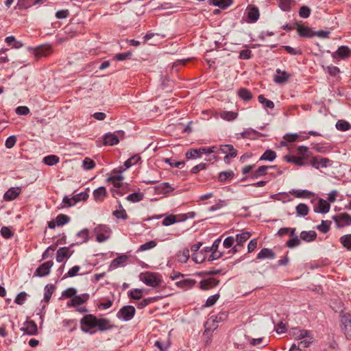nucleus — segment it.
<instances>
[{
	"instance_id": "nucleus-1",
	"label": "nucleus",
	"mask_w": 351,
	"mask_h": 351,
	"mask_svg": "<svg viewBox=\"0 0 351 351\" xmlns=\"http://www.w3.org/2000/svg\"><path fill=\"white\" fill-rule=\"evenodd\" d=\"M80 329L84 333L95 335L97 331L105 332L110 330L114 326L110 324V320L106 318H98L92 314L84 315L80 320Z\"/></svg>"
},
{
	"instance_id": "nucleus-2",
	"label": "nucleus",
	"mask_w": 351,
	"mask_h": 351,
	"mask_svg": "<svg viewBox=\"0 0 351 351\" xmlns=\"http://www.w3.org/2000/svg\"><path fill=\"white\" fill-rule=\"evenodd\" d=\"M139 278L140 280L145 283L146 285L152 287H158L162 282L161 276L160 274L151 271L141 273L139 275Z\"/></svg>"
},
{
	"instance_id": "nucleus-3",
	"label": "nucleus",
	"mask_w": 351,
	"mask_h": 351,
	"mask_svg": "<svg viewBox=\"0 0 351 351\" xmlns=\"http://www.w3.org/2000/svg\"><path fill=\"white\" fill-rule=\"evenodd\" d=\"M136 310L133 306H123L117 313V317L125 322L130 321L135 315Z\"/></svg>"
},
{
	"instance_id": "nucleus-4",
	"label": "nucleus",
	"mask_w": 351,
	"mask_h": 351,
	"mask_svg": "<svg viewBox=\"0 0 351 351\" xmlns=\"http://www.w3.org/2000/svg\"><path fill=\"white\" fill-rule=\"evenodd\" d=\"M94 232L96 235L97 241L102 243L110 237L111 230L106 225H99L95 228Z\"/></svg>"
},
{
	"instance_id": "nucleus-5",
	"label": "nucleus",
	"mask_w": 351,
	"mask_h": 351,
	"mask_svg": "<svg viewBox=\"0 0 351 351\" xmlns=\"http://www.w3.org/2000/svg\"><path fill=\"white\" fill-rule=\"evenodd\" d=\"M124 135V132L119 130L114 133H107L104 136V144L105 145H114L119 143V138H122Z\"/></svg>"
},
{
	"instance_id": "nucleus-6",
	"label": "nucleus",
	"mask_w": 351,
	"mask_h": 351,
	"mask_svg": "<svg viewBox=\"0 0 351 351\" xmlns=\"http://www.w3.org/2000/svg\"><path fill=\"white\" fill-rule=\"evenodd\" d=\"M310 164L313 167L319 169V167H327L330 166L332 165V162L327 158L317 156L311 160Z\"/></svg>"
},
{
	"instance_id": "nucleus-7",
	"label": "nucleus",
	"mask_w": 351,
	"mask_h": 351,
	"mask_svg": "<svg viewBox=\"0 0 351 351\" xmlns=\"http://www.w3.org/2000/svg\"><path fill=\"white\" fill-rule=\"evenodd\" d=\"M339 317L341 330L344 332L346 337L348 338V327L351 324V315L349 313H345L343 311H341Z\"/></svg>"
},
{
	"instance_id": "nucleus-8",
	"label": "nucleus",
	"mask_w": 351,
	"mask_h": 351,
	"mask_svg": "<svg viewBox=\"0 0 351 351\" xmlns=\"http://www.w3.org/2000/svg\"><path fill=\"white\" fill-rule=\"evenodd\" d=\"M89 299V294L83 293L82 295H75L66 304L67 307H77L78 306L85 303Z\"/></svg>"
},
{
	"instance_id": "nucleus-9",
	"label": "nucleus",
	"mask_w": 351,
	"mask_h": 351,
	"mask_svg": "<svg viewBox=\"0 0 351 351\" xmlns=\"http://www.w3.org/2000/svg\"><path fill=\"white\" fill-rule=\"evenodd\" d=\"M333 219L339 228L351 224V217L346 213L337 214L333 217Z\"/></svg>"
},
{
	"instance_id": "nucleus-10",
	"label": "nucleus",
	"mask_w": 351,
	"mask_h": 351,
	"mask_svg": "<svg viewBox=\"0 0 351 351\" xmlns=\"http://www.w3.org/2000/svg\"><path fill=\"white\" fill-rule=\"evenodd\" d=\"M53 265V262L52 261L45 262L36 269L34 275L39 277H44L49 275Z\"/></svg>"
},
{
	"instance_id": "nucleus-11",
	"label": "nucleus",
	"mask_w": 351,
	"mask_h": 351,
	"mask_svg": "<svg viewBox=\"0 0 351 351\" xmlns=\"http://www.w3.org/2000/svg\"><path fill=\"white\" fill-rule=\"evenodd\" d=\"M330 207V204L327 201L319 199L313 206V210L315 213L326 214L329 211Z\"/></svg>"
},
{
	"instance_id": "nucleus-12",
	"label": "nucleus",
	"mask_w": 351,
	"mask_h": 351,
	"mask_svg": "<svg viewBox=\"0 0 351 351\" xmlns=\"http://www.w3.org/2000/svg\"><path fill=\"white\" fill-rule=\"evenodd\" d=\"M21 187H11L3 195V199L7 202L12 201L16 199L21 193Z\"/></svg>"
},
{
	"instance_id": "nucleus-13",
	"label": "nucleus",
	"mask_w": 351,
	"mask_h": 351,
	"mask_svg": "<svg viewBox=\"0 0 351 351\" xmlns=\"http://www.w3.org/2000/svg\"><path fill=\"white\" fill-rule=\"evenodd\" d=\"M21 330L29 335H35L37 334L38 327L34 321L27 320L24 323Z\"/></svg>"
},
{
	"instance_id": "nucleus-14",
	"label": "nucleus",
	"mask_w": 351,
	"mask_h": 351,
	"mask_svg": "<svg viewBox=\"0 0 351 351\" xmlns=\"http://www.w3.org/2000/svg\"><path fill=\"white\" fill-rule=\"evenodd\" d=\"M350 50L348 47L341 46L332 53V58L336 60H343L349 57Z\"/></svg>"
},
{
	"instance_id": "nucleus-15",
	"label": "nucleus",
	"mask_w": 351,
	"mask_h": 351,
	"mask_svg": "<svg viewBox=\"0 0 351 351\" xmlns=\"http://www.w3.org/2000/svg\"><path fill=\"white\" fill-rule=\"evenodd\" d=\"M276 74L274 75V81L278 84H282L288 81L291 75L285 71H281L280 69L276 70Z\"/></svg>"
},
{
	"instance_id": "nucleus-16",
	"label": "nucleus",
	"mask_w": 351,
	"mask_h": 351,
	"mask_svg": "<svg viewBox=\"0 0 351 351\" xmlns=\"http://www.w3.org/2000/svg\"><path fill=\"white\" fill-rule=\"evenodd\" d=\"M219 283V280H217L215 278H208L207 279L202 280L199 282V288L202 290H208L217 286Z\"/></svg>"
},
{
	"instance_id": "nucleus-17",
	"label": "nucleus",
	"mask_w": 351,
	"mask_h": 351,
	"mask_svg": "<svg viewBox=\"0 0 351 351\" xmlns=\"http://www.w3.org/2000/svg\"><path fill=\"white\" fill-rule=\"evenodd\" d=\"M297 26V31L300 36L304 38H312L315 36V32H313L310 27H305L298 24L295 22Z\"/></svg>"
},
{
	"instance_id": "nucleus-18",
	"label": "nucleus",
	"mask_w": 351,
	"mask_h": 351,
	"mask_svg": "<svg viewBox=\"0 0 351 351\" xmlns=\"http://www.w3.org/2000/svg\"><path fill=\"white\" fill-rule=\"evenodd\" d=\"M241 136L245 138L256 139L261 136L266 137L267 134H261L252 128H247L241 134Z\"/></svg>"
},
{
	"instance_id": "nucleus-19",
	"label": "nucleus",
	"mask_w": 351,
	"mask_h": 351,
	"mask_svg": "<svg viewBox=\"0 0 351 351\" xmlns=\"http://www.w3.org/2000/svg\"><path fill=\"white\" fill-rule=\"evenodd\" d=\"M219 152L226 155L230 154L232 158H235L237 156V150L234 148L233 145L230 144L222 145L218 147Z\"/></svg>"
},
{
	"instance_id": "nucleus-20",
	"label": "nucleus",
	"mask_w": 351,
	"mask_h": 351,
	"mask_svg": "<svg viewBox=\"0 0 351 351\" xmlns=\"http://www.w3.org/2000/svg\"><path fill=\"white\" fill-rule=\"evenodd\" d=\"M128 256L125 254L119 256L118 257L112 261L109 266L108 271H112L113 269H117L120 265L125 263L128 261Z\"/></svg>"
},
{
	"instance_id": "nucleus-21",
	"label": "nucleus",
	"mask_w": 351,
	"mask_h": 351,
	"mask_svg": "<svg viewBox=\"0 0 351 351\" xmlns=\"http://www.w3.org/2000/svg\"><path fill=\"white\" fill-rule=\"evenodd\" d=\"M290 193L298 198H311L314 196V193L306 189H292Z\"/></svg>"
},
{
	"instance_id": "nucleus-22",
	"label": "nucleus",
	"mask_w": 351,
	"mask_h": 351,
	"mask_svg": "<svg viewBox=\"0 0 351 351\" xmlns=\"http://www.w3.org/2000/svg\"><path fill=\"white\" fill-rule=\"evenodd\" d=\"M276 166H261L259 167L256 170L253 171L252 174L250 176V177L252 179H258L263 176H265L267 174V171L269 168H274Z\"/></svg>"
},
{
	"instance_id": "nucleus-23",
	"label": "nucleus",
	"mask_w": 351,
	"mask_h": 351,
	"mask_svg": "<svg viewBox=\"0 0 351 351\" xmlns=\"http://www.w3.org/2000/svg\"><path fill=\"white\" fill-rule=\"evenodd\" d=\"M196 283V280L191 278H185L178 280L176 282L177 287L183 289H189L193 287Z\"/></svg>"
},
{
	"instance_id": "nucleus-24",
	"label": "nucleus",
	"mask_w": 351,
	"mask_h": 351,
	"mask_svg": "<svg viewBox=\"0 0 351 351\" xmlns=\"http://www.w3.org/2000/svg\"><path fill=\"white\" fill-rule=\"evenodd\" d=\"M260 14L259 10L256 7L250 8L247 10V22L255 23L258 21Z\"/></svg>"
},
{
	"instance_id": "nucleus-25",
	"label": "nucleus",
	"mask_w": 351,
	"mask_h": 351,
	"mask_svg": "<svg viewBox=\"0 0 351 351\" xmlns=\"http://www.w3.org/2000/svg\"><path fill=\"white\" fill-rule=\"evenodd\" d=\"M275 258V253L272 251V250L269 248H263L261 250V252L257 254L258 259H265L269 258L274 259Z\"/></svg>"
},
{
	"instance_id": "nucleus-26",
	"label": "nucleus",
	"mask_w": 351,
	"mask_h": 351,
	"mask_svg": "<svg viewBox=\"0 0 351 351\" xmlns=\"http://www.w3.org/2000/svg\"><path fill=\"white\" fill-rule=\"evenodd\" d=\"M69 247H63L58 250L56 253V261L58 263H61L64 258H68L70 256L69 255Z\"/></svg>"
},
{
	"instance_id": "nucleus-27",
	"label": "nucleus",
	"mask_w": 351,
	"mask_h": 351,
	"mask_svg": "<svg viewBox=\"0 0 351 351\" xmlns=\"http://www.w3.org/2000/svg\"><path fill=\"white\" fill-rule=\"evenodd\" d=\"M285 160L287 162L293 163L298 166H304L305 165V162H304L303 157H296L292 155H287L284 156Z\"/></svg>"
},
{
	"instance_id": "nucleus-28",
	"label": "nucleus",
	"mask_w": 351,
	"mask_h": 351,
	"mask_svg": "<svg viewBox=\"0 0 351 351\" xmlns=\"http://www.w3.org/2000/svg\"><path fill=\"white\" fill-rule=\"evenodd\" d=\"M317 237V233L314 230L302 231L300 233V238L302 240L311 242L314 241Z\"/></svg>"
},
{
	"instance_id": "nucleus-29",
	"label": "nucleus",
	"mask_w": 351,
	"mask_h": 351,
	"mask_svg": "<svg viewBox=\"0 0 351 351\" xmlns=\"http://www.w3.org/2000/svg\"><path fill=\"white\" fill-rule=\"evenodd\" d=\"M276 158V153L270 149H267L260 157L259 160L272 162Z\"/></svg>"
},
{
	"instance_id": "nucleus-30",
	"label": "nucleus",
	"mask_w": 351,
	"mask_h": 351,
	"mask_svg": "<svg viewBox=\"0 0 351 351\" xmlns=\"http://www.w3.org/2000/svg\"><path fill=\"white\" fill-rule=\"evenodd\" d=\"M209 4H213L215 6H217L221 9H226L229 7L232 3V0H208Z\"/></svg>"
},
{
	"instance_id": "nucleus-31",
	"label": "nucleus",
	"mask_w": 351,
	"mask_h": 351,
	"mask_svg": "<svg viewBox=\"0 0 351 351\" xmlns=\"http://www.w3.org/2000/svg\"><path fill=\"white\" fill-rule=\"evenodd\" d=\"M106 196V190L105 187L100 186L93 191V197L96 201H103Z\"/></svg>"
},
{
	"instance_id": "nucleus-32",
	"label": "nucleus",
	"mask_w": 351,
	"mask_h": 351,
	"mask_svg": "<svg viewBox=\"0 0 351 351\" xmlns=\"http://www.w3.org/2000/svg\"><path fill=\"white\" fill-rule=\"evenodd\" d=\"M234 176V173L232 170L221 171L219 174L218 180L221 182H227L232 180Z\"/></svg>"
},
{
	"instance_id": "nucleus-33",
	"label": "nucleus",
	"mask_w": 351,
	"mask_h": 351,
	"mask_svg": "<svg viewBox=\"0 0 351 351\" xmlns=\"http://www.w3.org/2000/svg\"><path fill=\"white\" fill-rule=\"evenodd\" d=\"M237 95L241 99H242L245 101H248L251 100L252 97L251 92L245 88H239L237 91Z\"/></svg>"
},
{
	"instance_id": "nucleus-34",
	"label": "nucleus",
	"mask_w": 351,
	"mask_h": 351,
	"mask_svg": "<svg viewBox=\"0 0 351 351\" xmlns=\"http://www.w3.org/2000/svg\"><path fill=\"white\" fill-rule=\"evenodd\" d=\"M5 43L8 46H11L15 49H19L23 47V43L21 41L16 40L15 37L13 36H10L5 38Z\"/></svg>"
},
{
	"instance_id": "nucleus-35",
	"label": "nucleus",
	"mask_w": 351,
	"mask_h": 351,
	"mask_svg": "<svg viewBox=\"0 0 351 351\" xmlns=\"http://www.w3.org/2000/svg\"><path fill=\"white\" fill-rule=\"evenodd\" d=\"M251 237L250 232H244L241 234H237L234 238L235 241L237 244H240L241 246L243 247V243Z\"/></svg>"
},
{
	"instance_id": "nucleus-36",
	"label": "nucleus",
	"mask_w": 351,
	"mask_h": 351,
	"mask_svg": "<svg viewBox=\"0 0 351 351\" xmlns=\"http://www.w3.org/2000/svg\"><path fill=\"white\" fill-rule=\"evenodd\" d=\"M54 289H55V287L54 285H51V284H47L45 287V293H44V298H43V300L45 302H49L50 299H51V297L53 294V292L54 291Z\"/></svg>"
},
{
	"instance_id": "nucleus-37",
	"label": "nucleus",
	"mask_w": 351,
	"mask_h": 351,
	"mask_svg": "<svg viewBox=\"0 0 351 351\" xmlns=\"http://www.w3.org/2000/svg\"><path fill=\"white\" fill-rule=\"evenodd\" d=\"M179 218V215H169L162 220V224L165 226H171L175 223L180 222Z\"/></svg>"
},
{
	"instance_id": "nucleus-38",
	"label": "nucleus",
	"mask_w": 351,
	"mask_h": 351,
	"mask_svg": "<svg viewBox=\"0 0 351 351\" xmlns=\"http://www.w3.org/2000/svg\"><path fill=\"white\" fill-rule=\"evenodd\" d=\"M178 262L181 263H185L188 261L190 254L189 249H184L182 251H180L177 255Z\"/></svg>"
},
{
	"instance_id": "nucleus-39",
	"label": "nucleus",
	"mask_w": 351,
	"mask_h": 351,
	"mask_svg": "<svg viewBox=\"0 0 351 351\" xmlns=\"http://www.w3.org/2000/svg\"><path fill=\"white\" fill-rule=\"evenodd\" d=\"M296 213L298 216L305 217L308 214L309 208L305 204H299L296 208Z\"/></svg>"
},
{
	"instance_id": "nucleus-40",
	"label": "nucleus",
	"mask_w": 351,
	"mask_h": 351,
	"mask_svg": "<svg viewBox=\"0 0 351 351\" xmlns=\"http://www.w3.org/2000/svg\"><path fill=\"white\" fill-rule=\"evenodd\" d=\"M59 160V157L56 155H49L44 157L43 159V162L49 166H52L57 164Z\"/></svg>"
},
{
	"instance_id": "nucleus-41",
	"label": "nucleus",
	"mask_w": 351,
	"mask_h": 351,
	"mask_svg": "<svg viewBox=\"0 0 351 351\" xmlns=\"http://www.w3.org/2000/svg\"><path fill=\"white\" fill-rule=\"evenodd\" d=\"M123 178L122 176H112L108 178V182L112 183L115 188H120L122 185L121 182Z\"/></svg>"
},
{
	"instance_id": "nucleus-42",
	"label": "nucleus",
	"mask_w": 351,
	"mask_h": 351,
	"mask_svg": "<svg viewBox=\"0 0 351 351\" xmlns=\"http://www.w3.org/2000/svg\"><path fill=\"white\" fill-rule=\"evenodd\" d=\"M143 289H133L128 291V296L133 300H140L143 298Z\"/></svg>"
},
{
	"instance_id": "nucleus-43",
	"label": "nucleus",
	"mask_w": 351,
	"mask_h": 351,
	"mask_svg": "<svg viewBox=\"0 0 351 351\" xmlns=\"http://www.w3.org/2000/svg\"><path fill=\"white\" fill-rule=\"evenodd\" d=\"M143 193L141 192L133 193L126 197V199L129 202L136 203L141 201L143 198Z\"/></svg>"
},
{
	"instance_id": "nucleus-44",
	"label": "nucleus",
	"mask_w": 351,
	"mask_h": 351,
	"mask_svg": "<svg viewBox=\"0 0 351 351\" xmlns=\"http://www.w3.org/2000/svg\"><path fill=\"white\" fill-rule=\"evenodd\" d=\"M258 101L263 106L264 108L273 109L274 108V104L272 101L267 99L263 95H260L258 97Z\"/></svg>"
},
{
	"instance_id": "nucleus-45",
	"label": "nucleus",
	"mask_w": 351,
	"mask_h": 351,
	"mask_svg": "<svg viewBox=\"0 0 351 351\" xmlns=\"http://www.w3.org/2000/svg\"><path fill=\"white\" fill-rule=\"evenodd\" d=\"M238 114L232 111H222L220 112V117L226 121H232L237 117Z\"/></svg>"
},
{
	"instance_id": "nucleus-46",
	"label": "nucleus",
	"mask_w": 351,
	"mask_h": 351,
	"mask_svg": "<svg viewBox=\"0 0 351 351\" xmlns=\"http://www.w3.org/2000/svg\"><path fill=\"white\" fill-rule=\"evenodd\" d=\"M70 221V217L64 214H60L56 218V223L58 226H62Z\"/></svg>"
},
{
	"instance_id": "nucleus-47",
	"label": "nucleus",
	"mask_w": 351,
	"mask_h": 351,
	"mask_svg": "<svg viewBox=\"0 0 351 351\" xmlns=\"http://www.w3.org/2000/svg\"><path fill=\"white\" fill-rule=\"evenodd\" d=\"M185 156L187 159H194L201 158L202 153L199 149H191L186 152Z\"/></svg>"
},
{
	"instance_id": "nucleus-48",
	"label": "nucleus",
	"mask_w": 351,
	"mask_h": 351,
	"mask_svg": "<svg viewBox=\"0 0 351 351\" xmlns=\"http://www.w3.org/2000/svg\"><path fill=\"white\" fill-rule=\"evenodd\" d=\"M295 330L298 331L297 332H294V335H296V338L298 340L306 339L307 337L313 336L311 332H310L309 330L304 329L300 330L298 328H295Z\"/></svg>"
},
{
	"instance_id": "nucleus-49",
	"label": "nucleus",
	"mask_w": 351,
	"mask_h": 351,
	"mask_svg": "<svg viewBox=\"0 0 351 351\" xmlns=\"http://www.w3.org/2000/svg\"><path fill=\"white\" fill-rule=\"evenodd\" d=\"M277 1L278 2L280 8L285 12H288L291 10V3L293 2V0H277Z\"/></svg>"
},
{
	"instance_id": "nucleus-50",
	"label": "nucleus",
	"mask_w": 351,
	"mask_h": 351,
	"mask_svg": "<svg viewBox=\"0 0 351 351\" xmlns=\"http://www.w3.org/2000/svg\"><path fill=\"white\" fill-rule=\"evenodd\" d=\"M157 300V298L153 297V298H145L136 304V306L139 309H143L145 307H146L147 305H149L150 303L155 302Z\"/></svg>"
},
{
	"instance_id": "nucleus-51",
	"label": "nucleus",
	"mask_w": 351,
	"mask_h": 351,
	"mask_svg": "<svg viewBox=\"0 0 351 351\" xmlns=\"http://www.w3.org/2000/svg\"><path fill=\"white\" fill-rule=\"evenodd\" d=\"M331 221L322 220L321 224L317 226V229L322 233H326L329 231Z\"/></svg>"
},
{
	"instance_id": "nucleus-52",
	"label": "nucleus",
	"mask_w": 351,
	"mask_h": 351,
	"mask_svg": "<svg viewBox=\"0 0 351 351\" xmlns=\"http://www.w3.org/2000/svg\"><path fill=\"white\" fill-rule=\"evenodd\" d=\"M313 337L311 336V337H307L306 339H300V341L298 342V344L296 345V346L300 347V348H301V349L306 348L309 347L310 345L313 343Z\"/></svg>"
},
{
	"instance_id": "nucleus-53",
	"label": "nucleus",
	"mask_w": 351,
	"mask_h": 351,
	"mask_svg": "<svg viewBox=\"0 0 351 351\" xmlns=\"http://www.w3.org/2000/svg\"><path fill=\"white\" fill-rule=\"evenodd\" d=\"M89 230L84 228L77 233V237L80 239V243L87 242L89 239Z\"/></svg>"
},
{
	"instance_id": "nucleus-54",
	"label": "nucleus",
	"mask_w": 351,
	"mask_h": 351,
	"mask_svg": "<svg viewBox=\"0 0 351 351\" xmlns=\"http://www.w3.org/2000/svg\"><path fill=\"white\" fill-rule=\"evenodd\" d=\"M156 245H157V243L155 241H153V240L149 241L146 242L144 244H142L141 245H140L138 251L143 252V251L149 250H151V249H153L154 247H155L156 246Z\"/></svg>"
},
{
	"instance_id": "nucleus-55",
	"label": "nucleus",
	"mask_w": 351,
	"mask_h": 351,
	"mask_svg": "<svg viewBox=\"0 0 351 351\" xmlns=\"http://www.w3.org/2000/svg\"><path fill=\"white\" fill-rule=\"evenodd\" d=\"M336 128L340 131H347L350 128V125L348 121L339 120L336 123Z\"/></svg>"
},
{
	"instance_id": "nucleus-56",
	"label": "nucleus",
	"mask_w": 351,
	"mask_h": 351,
	"mask_svg": "<svg viewBox=\"0 0 351 351\" xmlns=\"http://www.w3.org/2000/svg\"><path fill=\"white\" fill-rule=\"evenodd\" d=\"M340 241L343 247L348 250H351V234H346L340 238Z\"/></svg>"
},
{
	"instance_id": "nucleus-57",
	"label": "nucleus",
	"mask_w": 351,
	"mask_h": 351,
	"mask_svg": "<svg viewBox=\"0 0 351 351\" xmlns=\"http://www.w3.org/2000/svg\"><path fill=\"white\" fill-rule=\"evenodd\" d=\"M158 190H160V193H168L173 191V188L168 182H163L158 186Z\"/></svg>"
},
{
	"instance_id": "nucleus-58",
	"label": "nucleus",
	"mask_w": 351,
	"mask_h": 351,
	"mask_svg": "<svg viewBox=\"0 0 351 351\" xmlns=\"http://www.w3.org/2000/svg\"><path fill=\"white\" fill-rule=\"evenodd\" d=\"M300 243V239L298 238V235H295V237L287 241L286 245L289 248H293L298 246Z\"/></svg>"
},
{
	"instance_id": "nucleus-59",
	"label": "nucleus",
	"mask_w": 351,
	"mask_h": 351,
	"mask_svg": "<svg viewBox=\"0 0 351 351\" xmlns=\"http://www.w3.org/2000/svg\"><path fill=\"white\" fill-rule=\"evenodd\" d=\"M95 166L94 160L89 158H85L82 162V167L85 170H90Z\"/></svg>"
},
{
	"instance_id": "nucleus-60",
	"label": "nucleus",
	"mask_w": 351,
	"mask_h": 351,
	"mask_svg": "<svg viewBox=\"0 0 351 351\" xmlns=\"http://www.w3.org/2000/svg\"><path fill=\"white\" fill-rule=\"evenodd\" d=\"M132 53L130 51H125L121 53H117L114 56V59L118 61H123L125 60L130 59Z\"/></svg>"
},
{
	"instance_id": "nucleus-61",
	"label": "nucleus",
	"mask_w": 351,
	"mask_h": 351,
	"mask_svg": "<svg viewBox=\"0 0 351 351\" xmlns=\"http://www.w3.org/2000/svg\"><path fill=\"white\" fill-rule=\"evenodd\" d=\"M50 51V47H40L36 50L35 54L37 57L47 56L49 53Z\"/></svg>"
},
{
	"instance_id": "nucleus-62",
	"label": "nucleus",
	"mask_w": 351,
	"mask_h": 351,
	"mask_svg": "<svg viewBox=\"0 0 351 351\" xmlns=\"http://www.w3.org/2000/svg\"><path fill=\"white\" fill-rule=\"evenodd\" d=\"M311 9L309 7L306 5H302L299 10V15L300 17L306 19L308 18L311 14Z\"/></svg>"
},
{
	"instance_id": "nucleus-63",
	"label": "nucleus",
	"mask_w": 351,
	"mask_h": 351,
	"mask_svg": "<svg viewBox=\"0 0 351 351\" xmlns=\"http://www.w3.org/2000/svg\"><path fill=\"white\" fill-rule=\"evenodd\" d=\"M112 215L117 219L125 220L128 219V215L125 209H119L113 211Z\"/></svg>"
},
{
	"instance_id": "nucleus-64",
	"label": "nucleus",
	"mask_w": 351,
	"mask_h": 351,
	"mask_svg": "<svg viewBox=\"0 0 351 351\" xmlns=\"http://www.w3.org/2000/svg\"><path fill=\"white\" fill-rule=\"evenodd\" d=\"M1 234L5 239H10L13 237L14 232L7 226H3L1 229Z\"/></svg>"
}]
</instances>
